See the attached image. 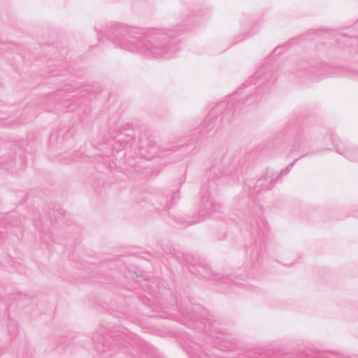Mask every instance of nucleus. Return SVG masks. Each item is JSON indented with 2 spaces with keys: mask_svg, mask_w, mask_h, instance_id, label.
Returning a JSON list of instances; mask_svg holds the SVG:
<instances>
[{
  "mask_svg": "<svg viewBox=\"0 0 358 358\" xmlns=\"http://www.w3.org/2000/svg\"><path fill=\"white\" fill-rule=\"evenodd\" d=\"M333 144L338 154L351 161L358 162V148L357 146L347 145L341 141L336 142L335 140H333Z\"/></svg>",
  "mask_w": 358,
  "mask_h": 358,
  "instance_id": "1",
  "label": "nucleus"
},
{
  "mask_svg": "<svg viewBox=\"0 0 358 358\" xmlns=\"http://www.w3.org/2000/svg\"><path fill=\"white\" fill-rule=\"evenodd\" d=\"M310 141V135L304 129H299L295 134L293 139L292 150L303 151V149L308 146Z\"/></svg>",
  "mask_w": 358,
  "mask_h": 358,
  "instance_id": "2",
  "label": "nucleus"
},
{
  "mask_svg": "<svg viewBox=\"0 0 358 358\" xmlns=\"http://www.w3.org/2000/svg\"><path fill=\"white\" fill-rule=\"evenodd\" d=\"M316 151H311L306 152V154L302 155L297 159H296L292 163H291L289 166H287L285 169L280 171V172L278 174L273 173L272 176L270 177V185L272 183H276L277 182L280 180V178L283 176L287 175L291 170V169L294 166V165L296 164L297 161H299L300 159L309 156L313 154H315Z\"/></svg>",
  "mask_w": 358,
  "mask_h": 358,
  "instance_id": "3",
  "label": "nucleus"
},
{
  "mask_svg": "<svg viewBox=\"0 0 358 358\" xmlns=\"http://www.w3.org/2000/svg\"><path fill=\"white\" fill-rule=\"evenodd\" d=\"M285 45H282L280 46L277 47L275 49L273 50L272 54L273 55H280L282 52V50L285 49Z\"/></svg>",
  "mask_w": 358,
  "mask_h": 358,
  "instance_id": "4",
  "label": "nucleus"
},
{
  "mask_svg": "<svg viewBox=\"0 0 358 358\" xmlns=\"http://www.w3.org/2000/svg\"><path fill=\"white\" fill-rule=\"evenodd\" d=\"M340 75L341 76H347V75H348V73L346 72V71L345 70V71H343V72H341Z\"/></svg>",
  "mask_w": 358,
  "mask_h": 358,
  "instance_id": "5",
  "label": "nucleus"
},
{
  "mask_svg": "<svg viewBox=\"0 0 358 358\" xmlns=\"http://www.w3.org/2000/svg\"><path fill=\"white\" fill-rule=\"evenodd\" d=\"M298 40V38H293L291 41H289V43L295 44L296 41Z\"/></svg>",
  "mask_w": 358,
  "mask_h": 358,
  "instance_id": "6",
  "label": "nucleus"
},
{
  "mask_svg": "<svg viewBox=\"0 0 358 358\" xmlns=\"http://www.w3.org/2000/svg\"><path fill=\"white\" fill-rule=\"evenodd\" d=\"M341 38H346V36H343V35H341V34H339L338 35V40H341Z\"/></svg>",
  "mask_w": 358,
  "mask_h": 358,
  "instance_id": "7",
  "label": "nucleus"
},
{
  "mask_svg": "<svg viewBox=\"0 0 358 358\" xmlns=\"http://www.w3.org/2000/svg\"><path fill=\"white\" fill-rule=\"evenodd\" d=\"M323 31L322 30H317V32H322Z\"/></svg>",
  "mask_w": 358,
  "mask_h": 358,
  "instance_id": "8",
  "label": "nucleus"
},
{
  "mask_svg": "<svg viewBox=\"0 0 358 358\" xmlns=\"http://www.w3.org/2000/svg\"><path fill=\"white\" fill-rule=\"evenodd\" d=\"M270 358H271V357H270Z\"/></svg>",
  "mask_w": 358,
  "mask_h": 358,
  "instance_id": "9",
  "label": "nucleus"
}]
</instances>
